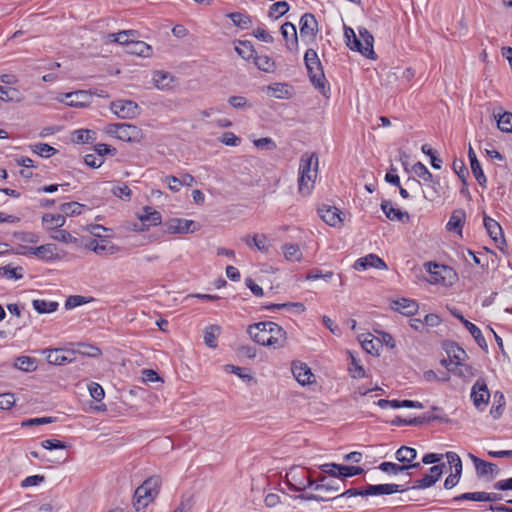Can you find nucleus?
<instances>
[{"instance_id":"obj_1","label":"nucleus","mask_w":512,"mask_h":512,"mask_svg":"<svg viewBox=\"0 0 512 512\" xmlns=\"http://www.w3.org/2000/svg\"><path fill=\"white\" fill-rule=\"evenodd\" d=\"M247 332L256 343L263 346L277 349L284 347L286 344V331L281 326L271 321L250 325Z\"/></svg>"},{"instance_id":"obj_2","label":"nucleus","mask_w":512,"mask_h":512,"mask_svg":"<svg viewBox=\"0 0 512 512\" xmlns=\"http://www.w3.org/2000/svg\"><path fill=\"white\" fill-rule=\"evenodd\" d=\"M304 62L312 85L323 96L328 97L330 87L327 83L324 70L317 52L314 49H308L304 55Z\"/></svg>"},{"instance_id":"obj_3","label":"nucleus","mask_w":512,"mask_h":512,"mask_svg":"<svg viewBox=\"0 0 512 512\" xmlns=\"http://www.w3.org/2000/svg\"><path fill=\"white\" fill-rule=\"evenodd\" d=\"M346 45L354 51L361 53L368 59L375 60L377 55L373 49L374 37L366 28H359V37L350 27H344Z\"/></svg>"},{"instance_id":"obj_4","label":"nucleus","mask_w":512,"mask_h":512,"mask_svg":"<svg viewBox=\"0 0 512 512\" xmlns=\"http://www.w3.org/2000/svg\"><path fill=\"white\" fill-rule=\"evenodd\" d=\"M318 172V156L304 153L300 158L298 188L302 194H309L313 188Z\"/></svg>"},{"instance_id":"obj_5","label":"nucleus","mask_w":512,"mask_h":512,"mask_svg":"<svg viewBox=\"0 0 512 512\" xmlns=\"http://www.w3.org/2000/svg\"><path fill=\"white\" fill-rule=\"evenodd\" d=\"M162 480L154 475L146 479L134 493V507L137 511L146 507L159 493Z\"/></svg>"},{"instance_id":"obj_6","label":"nucleus","mask_w":512,"mask_h":512,"mask_svg":"<svg viewBox=\"0 0 512 512\" xmlns=\"http://www.w3.org/2000/svg\"><path fill=\"white\" fill-rule=\"evenodd\" d=\"M92 91L77 90L60 94L56 100L74 108H85L92 102Z\"/></svg>"},{"instance_id":"obj_7","label":"nucleus","mask_w":512,"mask_h":512,"mask_svg":"<svg viewBox=\"0 0 512 512\" xmlns=\"http://www.w3.org/2000/svg\"><path fill=\"white\" fill-rule=\"evenodd\" d=\"M108 132L115 133L117 138L122 141L134 142L141 136V130L132 124L115 123L109 126Z\"/></svg>"},{"instance_id":"obj_8","label":"nucleus","mask_w":512,"mask_h":512,"mask_svg":"<svg viewBox=\"0 0 512 512\" xmlns=\"http://www.w3.org/2000/svg\"><path fill=\"white\" fill-rule=\"evenodd\" d=\"M165 227L172 234H188L198 231L200 225L193 220L172 218L165 222Z\"/></svg>"},{"instance_id":"obj_9","label":"nucleus","mask_w":512,"mask_h":512,"mask_svg":"<svg viewBox=\"0 0 512 512\" xmlns=\"http://www.w3.org/2000/svg\"><path fill=\"white\" fill-rule=\"evenodd\" d=\"M470 396L477 409L483 410L487 406L490 392L484 379L480 378L473 384Z\"/></svg>"},{"instance_id":"obj_10","label":"nucleus","mask_w":512,"mask_h":512,"mask_svg":"<svg viewBox=\"0 0 512 512\" xmlns=\"http://www.w3.org/2000/svg\"><path fill=\"white\" fill-rule=\"evenodd\" d=\"M43 353L47 354L48 363L53 365H65L76 360V351L71 349H45Z\"/></svg>"},{"instance_id":"obj_11","label":"nucleus","mask_w":512,"mask_h":512,"mask_svg":"<svg viewBox=\"0 0 512 512\" xmlns=\"http://www.w3.org/2000/svg\"><path fill=\"white\" fill-rule=\"evenodd\" d=\"M110 108L113 113L122 119L134 118L140 112L138 104L132 100L113 101Z\"/></svg>"},{"instance_id":"obj_12","label":"nucleus","mask_w":512,"mask_h":512,"mask_svg":"<svg viewBox=\"0 0 512 512\" xmlns=\"http://www.w3.org/2000/svg\"><path fill=\"white\" fill-rule=\"evenodd\" d=\"M445 464L434 465L429 469V473L425 474L421 479L414 482L412 489H426L433 486L443 474Z\"/></svg>"},{"instance_id":"obj_13","label":"nucleus","mask_w":512,"mask_h":512,"mask_svg":"<svg viewBox=\"0 0 512 512\" xmlns=\"http://www.w3.org/2000/svg\"><path fill=\"white\" fill-rule=\"evenodd\" d=\"M408 488H404L398 484H368L364 487L365 496L391 495L397 492H404Z\"/></svg>"},{"instance_id":"obj_14","label":"nucleus","mask_w":512,"mask_h":512,"mask_svg":"<svg viewBox=\"0 0 512 512\" xmlns=\"http://www.w3.org/2000/svg\"><path fill=\"white\" fill-rule=\"evenodd\" d=\"M355 270L361 271L366 270L369 267L377 268V269H387L386 263L378 257L376 254H368L365 257L359 258L355 261L353 265Z\"/></svg>"},{"instance_id":"obj_15","label":"nucleus","mask_w":512,"mask_h":512,"mask_svg":"<svg viewBox=\"0 0 512 512\" xmlns=\"http://www.w3.org/2000/svg\"><path fill=\"white\" fill-rule=\"evenodd\" d=\"M292 373L298 383L303 386L312 383V378H314V374L307 364L300 361L292 363Z\"/></svg>"},{"instance_id":"obj_16","label":"nucleus","mask_w":512,"mask_h":512,"mask_svg":"<svg viewBox=\"0 0 512 512\" xmlns=\"http://www.w3.org/2000/svg\"><path fill=\"white\" fill-rule=\"evenodd\" d=\"M451 312L456 318H458L464 324V326L470 332V334L472 335L476 343L479 345V347H481L484 350H487V343L484 336L482 335L481 330L475 324L465 319L463 315L457 312L456 310H452Z\"/></svg>"},{"instance_id":"obj_17","label":"nucleus","mask_w":512,"mask_h":512,"mask_svg":"<svg viewBox=\"0 0 512 512\" xmlns=\"http://www.w3.org/2000/svg\"><path fill=\"white\" fill-rule=\"evenodd\" d=\"M318 214L325 223L333 227L340 225L343 221L340 210L334 206L323 205L318 209Z\"/></svg>"},{"instance_id":"obj_18","label":"nucleus","mask_w":512,"mask_h":512,"mask_svg":"<svg viewBox=\"0 0 512 512\" xmlns=\"http://www.w3.org/2000/svg\"><path fill=\"white\" fill-rule=\"evenodd\" d=\"M381 209L385 216L391 221H399L401 223H407L410 220V216L407 212L401 211L400 209L394 208L391 201L382 200Z\"/></svg>"},{"instance_id":"obj_19","label":"nucleus","mask_w":512,"mask_h":512,"mask_svg":"<svg viewBox=\"0 0 512 512\" xmlns=\"http://www.w3.org/2000/svg\"><path fill=\"white\" fill-rule=\"evenodd\" d=\"M391 308L405 316H412L417 313L419 305L415 300L400 298L392 301Z\"/></svg>"},{"instance_id":"obj_20","label":"nucleus","mask_w":512,"mask_h":512,"mask_svg":"<svg viewBox=\"0 0 512 512\" xmlns=\"http://www.w3.org/2000/svg\"><path fill=\"white\" fill-rule=\"evenodd\" d=\"M468 158L470 161L471 171H472L475 179L477 180V182L480 186L485 187L487 179L482 170L481 164L477 159L476 153L473 150L471 145L469 146V149H468Z\"/></svg>"},{"instance_id":"obj_21","label":"nucleus","mask_w":512,"mask_h":512,"mask_svg":"<svg viewBox=\"0 0 512 512\" xmlns=\"http://www.w3.org/2000/svg\"><path fill=\"white\" fill-rule=\"evenodd\" d=\"M484 227L488 235L493 239L496 244L505 243L502 228L500 224L489 216H484Z\"/></svg>"},{"instance_id":"obj_22","label":"nucleus","mask_w":512,"mask_h":512,"mask_svg":"<svg viewBox=\"0 0 512 512\" xmlns=\"http://www.w3.org/2000/svg\"><path fill=\"white\" fill-rule=\"evenodd\" d=\"M281 34L286 41V47L288 50H294L298 45L297 31L296 27L290 23H284L281 28Z\"/></svg>"},{"instance_id":"obj_23","label":"nucleus","mask_w":512,"mask_h":512,"mask_svg":"<svg viewBox=\"0 0 512 512\" xmlns=\"http://www.w3.org/2000/svg\"><path fill=\"white\" fill-rule=\"evenodd\" d=\"M317 21L312 14L306 13L300 19V35L314 37L317 32Z\"/></svg>"},{"instance_id":"obj_24","label":"nucleus","mask_w":512,"mask_h":512,"mask_svg":"<svg viewBox=\"0 0 512 512\" xmlns=\"http://www.w3.org/2000/svg\"><path fill=\"white\" fill-rule=\"evenodd\" d=\"M446 353L449 358H453L455 360V365H461V361H465L468 358L467 353L463 348L458 346L455 342H448L444 346Z\"/></svg>"},{"instance_id":"obj_25","label":"nucleus","mask_w":512,"mask_h":512,"mask_svg":"<svg viewBox=\"0 0 512 512\" xmlns=\"http://www.w3.org/2000/svg\"><path fill=\"white\" fill-rule=\"evenodd\" d=\"M378 468L385 473L399 474L409 469H420L421 464L416 462L413 465H399L393 462H382Z\"/></svg>"},{"instance_id":"obj_26","label":"nucleus","mask_w":512,"mask_h":512,"mask_svg":"<svg viewBox=\"0 0 512 512\" xmlns=\"http://www.w3.org/2000/svg\"><path fill=\"white\" fill-rule=\"evenodd\" d=\"M416 456V449L408 446H401L395 453L396 460L402 463V465H413Z\"/></svg>"},{"instance_id":"obj_27","label":"nucleus","mask_w":512,"mask_h":512,"mask_svg":"<svg viewBox=\"0 0 512 512\" xmlns=\"http://www.w3.org/2000/svg\"><path fill=\"white\" fill-rule=\"evenodd\" d=\"M139 220L143 224L147 223L148 226H156L161 223L162 218L158 211L153 210V208L147 206L144 207L143 213L139 215Z\"/></svg>"},{"instance_id":"obj_28","label":"nucleus","mask_w":512,"mask_h":512,"mask_svg":"<svg viewBox=\"0 0 512 512\" xmlns=\"http://www.w3.org/2000/svg\"><path fill=\"white\" fill-rule=\"evenodd\" d=\"M35 256L44 261H50L54 259H58L59 256L56 253V245L55 244H45L39 247H35Z\"/></svg>"},{"instance_id":"obj_29","label":"nucleus","mask_w":512,"mask_h":512,"mask_svg":"<svg viewBox=\"0 0 512 512\" xmlns=\"http://www.w3.org/2000/svg\"><path fill=\"white\" fill-rule=\"evenodd\" d=\"M173 80L174 76L169 72L155 71L153 74L154 85L161 90L170 88Z\"/></svg>"},{"instance_id":"obj_30","label":"nucleus","mask_w":512,"mask_h":512,"mask_svg":"<svg viewBox=\"0 0 512 512\" xmlns=\"http://www.w3.org/2000/svg\"><path fill=\"white\" fill-rule=\"evenodd\" d=\"M126 51L138 56L148 57L152 53V48L150 45L143 41H131V43L128 44Z\"/></svg>"},{"instance_id":"obj_31","label":"nucleus","mask_w":512,"mask_h":512,"mask_svg":"<svg viewBox=\"0 0 512 512\" xmlns=\"http://www.w3.org/2000/svg\"><path fill=\"white\" fill-rule=\"evenodd\" d=\"M465 221L464 210L458 209L452 212L451 217L446 225L449 231H461Z\"/></svg>"},{"instance_id":"obj_32","label":"nucleus","mask_w":512,"mask_h":512,"mask_svg":"<svg viewBox=\"0 0 512 512\" xmlns=\"http://www.w3.org/2000/svg\"><path fill=\"white\" fill-rule=\"evenodd\" d=\"M242 241L250 247L255 246L261 252H267L269 248L267 237L264 234H255L252 238L250 236H244L242 237Z\"/></svg>"},{"instance_id":"obj_33","label":"nucleus","mask_w":512,"mask_h":512,"mask_svg":"<svg viewBox=\"0 0 512 512\" xmlns=\"http://www.w3.org/2000/svg\"><path fill=\"white\" fill-rule=\"evenodd\" d=\"M42 222L47 229H51L54 232L56 229L61 228L65 224L66 219L63 215L60 214L54 215L47 213L43 215Z\"/></svg>"},{"instance_id":"obj_34","label":"nucleus","mask_w":512,"mask_h":512,"mask_svg":"<svg viewBox=\"0 0 512 512\" xmlns=\"http://www.w3.org/2000/svg\"><path fill=\"white\" fill-rule=\"evenodd\" d=\"M1 100L5 102H21L24 100L23 94L16 88L0 86Z\"/></svg>"},{"instance_id":"obj_35","label":"nucleus","mask_w":512,"mask_h":512,"mask_svg":"<svg viewBox=\"0 0 512 512\" xmlns=\"http://www.w3.org/2000/svg\"><path fill=\"white\" fill-rule=\"evenodd\" d=\"M494 118L497 120V126L502 132H512V113L510 112H498L493 113Z\"/></svg>"},{"instance_id":"obj_36","label":"nucleus","mask_w":512,"mask_h":512,"mask_svg":"<svg viewBox=\"0 0 512 512\" xmlns=\"http://www.w3.org/2000/svg\"><path fill=\"white\" fill-rule=\"evenodd\" d=\"M137 32L135 30H123L118 33H110L107 35V39L110 43H118L121 45H126L131 43L129 41V36H134Z\"/></svg>"},{"instance_id":"obj_37","label":"nucleus","mask_w":512,"mask_h":512,"mask_svg":"<svg viewBox=\"0 0 512 512\" xmlns=\"http://www.w3.org/2000/svg\"><path fill=\"white\" fill-rule=\"evenodd\" d=\"M235 51L245 60L254 58L255 50L250 41H238L235 45Z\"/></svg>"},{"instance_id":"obj_38","label":"nucleus","mask_w":512,"mask_h":512,"mask_svg":"<svg viewBox=\"0 0 512 512\" xmlns=\"http://www.w3.org/2000/svg\"><path fill=\"white\" fill-rule=\"evenodd\" d=\"M254 63L258 69L267 73L274 72L276 67L274 60L267 55L255 56Z\"/></svg>"},{"instance_id":"obj_39","label":"nucleus","mask_w":512,"mask_h":512,"mask_svg":"<svg viewBox=\"0 0 512 512\" xmlns=\"http://www.w3.org/2000/svg\"><path fill=\"white\" fill-rule=\"evenodd\" d=\"M14 366L15 368L25 372H32L37 368L35 359L29 356L17 357Z\"/></svg>"},{"instance_id":"obj_40","label":"nucleus","mask_w":512,"mask_h":512,"mask_svg":"<svg viewBox=\"0 0 512 512\" xmlns=\"http://www.w3.org/2000/svg\"><path fill=\"white\" fill-rule=\"evenodd\" d=\"M32 305L33 308L40 314L54 312L58 307V303L55 301H46L40 299L33 300Z\"/></svg>"},{"instance_id":"obj_41","label":"nucleus","mask_w":512,"mask_h":512,"mask_svg":"<svg viewBox=\"0 0 512 512\" xmlns=\"http://www.w3.org/2000/svg\"><path fill=\"white\" fill-rule=\"evenodd\" d=\"M427 271L432 275L431 282L433 283H443L444 277L441 276L442 271H447V267L444 265H439L437 263L428 262L426 263Z\"/></svg>"},{"instance_id":"obj_42","label":"nucleus","mask_w":512,"mask_h":512,"mask_svg":"<svg viewBox=\"0 0 512 512\" xmlns=\"http://www.w3.org/2000/svg\"><path fill=\"white\" fill-rule=\"evenodd\" d=\"M427 271L432 275L431 282L433 283H443L444 277L441 276L442 271H447V267L444 265H439L437 263L428 262L426 263Z\"/></svg>"},{"instance_id":"obj_43","label":"nucleus","mask_w":512,"mask_h":512,"mask_svg":"<svg viewBox=\"0 0 512 512\" xmlns=\"http://www.w3.org/2000/svg\"><path fill=\"white\" fill-rule=\"evenodd\" d=\"M220 334V327L217 325H211L204 331V342L210 348L217 346L216 340Z\"/></svg>"},{"instance_id":"obj_44","label":"nucleus","mask_w":512,"mask_h":512,"mask_svg":"<svg viewBox=\"0 0 512 512\" xmlns=\"http://www.w3.org/2000/svg\"><path fill=\"white\" fill-rule=\"evenodd\" d=\"M0 276L7 279L19 280L23 277V268L22 267H12L11 265H6L0 267Z\"/></svg>"},{"instance_id":"obj_45","label":"nucleus","mask_w":512,"mask_h":512,"mask_svg":"<svg viewBox=\"0 0 512 512\" xmlns=\"http://www.w3.org/2000/svg\"><path fill=\"white\" fill-rule=\"evenodd\" d=\"M412 171L419 177L422 178L426 182H432L434 184H438V181L434 180V176L427 169V167L422 162H417L412 166Z\"/></svg>"},{"instance_id":"obj_46","label":"nucleus","mask_w":512,"mask_h":512,"mask_svg":"<svg viewBox=\"0 0 512 512\" xmlns=\"http://www.w3.org/2000/svg\"><path fill=\"white\" fill-rule=\"evenodd\" d=\"M85 205L78 202H68L60 205L59 210L66 216L80 215Z\"/></svg>"},{"instance_id":"obj_47","label":"nucleus","mask_w":512,"mask_h":512,"mask_svg":"<svg viewBox=\"0 0 512 512\" xmlns=\"http://www.w3.org/2000/svg\"><path fill=\"white\" fill-rule=\"evenodd\" d=\"M226 16L232 20L235 26L241 29H247L251 24L249 16L240 12L229 13Z\"/></svg>"},{"instance_id":"obj_48","label":"nucleus","mask_w":512,"mask_h":512,"mask_svg":"<svg viewBox=\"0 0 512 512\" xmlns=\"http://www.w3.org/2000/svg\"><path fill=\"white\" fill-rule=\"evenodd\" d=\"M283 253L288 261H300L302 253L296 244H285L283 246Z\"/></svg>"},{"instance_id":"obj_49","label":"nucleus","mask_w":512,"mask_h":512,"mask_svg":"<svg viewBox=\"0 0 512 512\" xmlns=\"http://www.w3.org/2000/svg\"><path fill=\"white\" fill-rule=\"evenodd\" d=\"M52 238L63 243H72L79 246L78 239L63 229H56L52 234Z\"/></svg>"},{"instance_id":"obj_50","label":"nucleus","mask_w":512,"mask_h":512,"mask_svg":"<svg viewBox=\"0 0 512 512\" xmlns=\"http://www.w3.org/2000/svg\"><path fill=\"white\" fill-rule=\"evenodd\" d=\"M117 250L118 248L106 239H101L98 243H95L94 252L98 255L114 254Z\"/></svg>"},{"instance_id":"obj_51","label":"nucleus","mask_w":512,"mask_h":512,"mask_svg":"<svg viewBox=\"0 0 512 512\" xmlns=\"http://www.w3.org/2000/svg\"><path fill=\"white\" fill-rule=\"evenodd\" d=\"M32 151L41 157L49 158L57 153V149L46 143H37L32 146Z\"/></svg>"},{"instance_id":"obj_52","label":"nucleus","mask_w":512,"mask_h":512,"mask_svg":"<svg viewBox=\"0 0 512 512\" xmlns=\"http://www.w3.org/2000/svg\"><path fill=\"white\" fill-rule=\"evenodd\" d=\"M478 461V469L476 470L477 471V474L478 476H486V475H489V474H497L498 473V467L496 464L494 463H491V462H487L485 460H477Z\"/></svg>"},{"instance_id":"obj_53","label":"nucleus","mask_w":512,"mask_h":512,"mask_svg":"<svg viewBox=\"0 0 512 512\" xmlns=\"http://www.w3.org/2000/svg\"><path fill=\"white\" fill-rule=\"evenodd\" d=\"M75 351H76V355L80 354V355L89 356V357H93V358L99 357L102 353L98 347L91 345V344H83V343L78 344V349Z\"/></svg>"},{"instance_id":"obj_54","label":"nucleus","mask_w":512,"mask_h":512,"mask_svg":"<svg viewBox=\"0 0 512 512\" xmlns=\"http://www.w3.org/2000/svg\"><path fill=\"white\" fill-rule=\"evenodd\" d=\"M289 10L288 2H274L270 7L269 17L278 19Z\"/></svg>"},{"instance_id":"obj_55","label":"nucleus","mask_w":512,"mask_h":512,"mask_svg":"<svg viewBox=\"0 0 512 512\" xmlns=\"http://www.w3.org/2000/svg\"><path fill=\"white\" fill-rule=\"evenodd\" d=\"M425 422V415L424 416H418L412 419H403L400 416H396L391 424L396 426H403V425H410V426H417L420 424H423Z\"/></svg>"},{"instance_id":"obj_56","label":"nucleus","mask_w":512,"mask_h":512,"mask_svg":"<svg viewBox=\"0 0 512 512\" xmlns=\"http://www.w3.org/2000/svg\"><path fill=\"white\" fill-rule=\"evenodd\" d=\"M269 90L273 92V96L276 98H289V86L287 84L276 83L269 86Z\"/></svg>"},{"instance_id":"obj_57","label":"nucleus","mask_w":512,"mask_h":512,"mask_svg":"<svg viewBox=\"0 0 512 512\" xmlns=\"http://www.w3.org/2000/svg\"><path fill=\"white\" fill-rule=\"evenodd\" d=\"M333 277L332 271L323 272L322 270L318 268L311 269L307 275V280H318V279H324L325 281H329Z\"/></svg>"},{"instance_id":"obj_58","label":"nucleus","mask_w":512,"mask_h":512,"mask_svg":"<svg viewBox=\"0 0 512 512\" xmlns=\"http://www.w3.org/2000/svg\"><path fill=\"white\" fill-rule=\"evenodd\" d=\"M364 472V469L359 466H346L341 465L340 468V478H349L357 475H361Z\"/></svg>"},{"instance_id":"obj_59","label":"nucleus","mask_w":512,"mask_h":512,"mask_svg":"<svg viewBox=\"0 0 512 512\" xmlns=\"http://www.w3.org/2000/svg\"><path fill=\"white\" fill-rule=\"evenodd\" d=\"M453 170L458 175V177L461 179L462 183L464 185H467L466 177L468 175V170L462 160L455 159L453 161Z\"/></svg>"},{"instance_id":"obj_60","label":"nucleus","mask_w":512,"mask_h":512,"mask_svg":"<svg viewBox=\"0 0 512 512\" xmlns=\"http://www.w3.org/2000/svg\"><path fill=\"white\" fill-rule=\"evenodd\" d=\"M354 496H365L364 488H362V489L350 488L337 496L330 497V500L335 501V502H340L344 498H350V497H354Z\"/></svg>"},{"instance_id":"obj_61","label":"nucleus","mask_w":512,"mask_h":512,"mask_svg":"<svg viewBox=\"0 0 512 512\" xmlns=\"http://www.w3.org/2000/svg\"><path fill=\"white\" fill-rule=\"evenodd\" d=\"M75 135L77 143H91L95 139V132L91 130H77Z\"/></svg>"},{"instance_id":"obj_62","label":"nucleus","mask_w":512,"mask_h":512,"mask_svg":"<svg viewBox=\"0 0 512 512\" xmlns=\"http://www.w3.org/2000/svg\"><path fill=\"white\" fill-rule=\"evenodd\" d=\"M463 362L464 361H461V365H458V366L455 365V370H452V373L459 377L474 376L475 369L470 365L464 364Z\"/></svg>"},{"instance_id":"obj_63","label":"nucleus","mask_w":512,"mask_h":512,"mask_svg":"<svg viewBox=\"0 0 512 512\" xmlns=\"http://www.w3.org/2000/svg\"><path fill=\"white\" fill-rule=\"evenodd\" d=\"M349 372L353 378H362L365 376V370L360 365V362L353 356H351V367L349 368Z\"/></svg>"},{"instance_id":"obj_64","label":"nucleus","mask_w":512,"mask_h":512,"mask_svg":"<svg viewBox=\"0 0 512 512\" xmlns=\"http://www.w3.org/2000/svg\"><path fill=\"white\" fill-rule=\"evenodd\" d=\"M86 303H88V300L86 297L81 296V295H72L66 299L65 307L67 309H72V308L78 307V306L86 304Z\"/></svg>"}]
</instances>
